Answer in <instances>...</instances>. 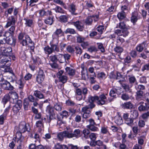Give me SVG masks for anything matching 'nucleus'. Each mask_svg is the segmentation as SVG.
Masks as SVG:
<instances>
[{"label": "nucleus", "instance_id": "obj_59", "mask_svg": "<svg viewBox=\"0 0 149 149\" xmlns=\"http://www.w3.org/2000/svg\"><path fill=\"white\" fill-rule=\"evenodd\" d=\"M115 51L117 53H121L123 52V49L121 47L118 45L117 46L114 48Z\"/></svg>", "mask_w": 149, "mask_h": 149}, {"label": "nucleus", "instance_id": "obj_29", "mask_svg": "<svg viewBox=\"0 0 149 149\" xmlns=\"http://www.w3.org/2000/svg\"><path fill=\"white\" fill-rule=\"evenodd\" d=\"M18 95L16 92L13 93L11 94L10 100L12 102V100H13V103H16L18 100Z\"/></svg>", "mask_w": 149, "mask_h": 149}, {"label": "nucleus", "instance_id": "obj_30", "mask_svg": "<svg viewBox=\"0 0 149 149\" xmlns=\"http://www.w3.org/2000/svg\"><path fill=\"white\" fill-rule=\"evenodd\" d=\"M138 13L136 12H134L132 13V16L131 17V21L133 23H135L137 20V17Z\"/></svg>", "mask_w": 149, "mask_h": 149}, {"label": "nucleus", "instance_id": "obj_5", "mask_svg": "<svg viewBox=\"0 0 149 149\" xmlns=\"http://www.w3.org/2000/svg\"><path fill=\"white\" fill-rule=\"evenodd\" d=\"M0 50L2 55L11 56L12 54V48L9 47L6 48L5 47V45L2 47H0Z\"/></svg>", "mask_w": 149, "mask_h": 149}, {"label": "nucleus", "instance_id": "obj_43", "mask_svg": "<svg viewBox=\"0 0 149 149\" xmlns=\"http://www.w3.org/2000/svg\"><path fill=\"white\" fill-rule=\"evenodd\" d=\"M12 76L10 77L8 79H9L10 82L12 84L16 81L17 78L13 72L12 73Z\"/></svg>", "mask_w": 149, "mask_h": 149}, {"label": "nucleus", "instance_id": "obj_20", "mask_svg": "<svg viewBox=\"0 0 149 149\" xmlns=\"http://www.w3.org/2000/svg\"><path fill=\"white\" fill-rule=\"evenodd\" d=\"M6 43L11 45H14L16 43V39L12 36L8 38H4Z\"/></svg>", "mask_w": 149, "mask_h": 149}, {"label": "nucleus", "instance_id": "obj_1", "mask_svg": "<svg viewBox=\"0 0 149 149\" xmlns=\"http://www.w3.org/2000/svg\"><path fill=\"white\" fill-rule=\"evenodd\" d=\"M18 38L19 40H22L21 43L23 46H27L31 40L29 36L24 32H21L19 34Z\"/></svg>", "mask_w": 149, "mask_h": 149}, {"label": "nucleus", "instance_id": "obj_63", "mask_svg": "<svg viewBox=\"0 0 149 149\" xmlns=\"http://www.w3.org/2000/svg\"><path fill=\"white\" fill-rule=\"evenodd\" d=\"M88 51L91 52L92 53L96 52L97 51L96 47L94 46H91L88 48Z\"/></svg>", "mask_w": 149, "mask_h": 149}, {"label": "nucleus", "instance_id": "obj_19", "mask_svg": "<svg viewBox=\"0 0 149 149\" xmlns=\"http://www.w3.org/2000/svg\"><path fill=\"white\" fill-rule=\"evenodd\" d=\"M121 106L123 109H131L133 107V104L130 101L122 103Z\"/></svg>", "mask_w": 149, "mask_h": 149}, {"label": "nucleus", "instance_id": "obj_36", "mask_svg": "<svg viewBox=\"0 0 149 149\" xmlns=\"http://www.w3.org/2000/svg\"><path fill=\"white\" fill-rule=\"evenodd\" d=\"M116 45H119L122 44L125 41L124 39L119 36H118L116 38Z\"/></svg>", "mask_w": 149, "mask_h": 149}, {"label": "nucleus", "instance_id": "obj_34", "mask_svg": "<svg viewBox=\"0 0 149 149\" xmlns=\"http://www.w3.org/2000/svg\"><path fill=\"white\" fill-rule=\"evenodd\" d=\"M93 21V17L92 16L87 17L85 20V23L87 25H91Z\"/></svg>", "mask_w": 149, "mask_h": 149}, {"label": "nucleus", "instance_id": "obj_48", "mask_svg": "<svg viewBox=\"0 0 149 149\" xmlns=\"http://www.w3.org/2000/svg\"><path fill=\"white\" fill-rule=\"evenodd\" d=\"M59 78L60 81L63 84L66 83L68 80L67 77L65 75L60 76L59 77Z\"/></svg>", "mask_w": 149, "mask_h": 149}, {"label": "nucleus", "instance_id": "obj_46", "mask_svg": "<svg viewBox=\"0 0 149 149\" xmlns=\"http://www.w3.org/2000/svg\"><path fill=\"white\" fill-rule=\"evenodd\" d=\"M54 109L58 111H60L62 109V105L59 103H56L54 104Z\"/></svg>", "mask_w": 149, "mask_h": 149}, {"label": "nucleus", "instance_id": "obj_3", "mask_svg": "<svg viewBox=\"0 0 149 149\" xmlns=\"http://www.w3.org/2000/svg\"><path fill=\"white\" fill-rule=\"evenodd\" d=\"M75 93L78 95L81 96L79 100H81L82 99V95L84 96V98L85 99L86 96L88 94L89 91L86 87L83 88L81 89L80 88H76L75 91Z\"/></svg>", "mask_w": 149, "mask_h": 149}, {"label": "nucleus", "instance_id": "obj_37", "mask_svg": "<svg viewBox=\"0 0 149 149\" xmlns=\"http://www.w3.org/2000/svg\"><path fill=\"white\" fill-rule=\"evenodd\" d=\"M81 131L79 129L75 130L73 132V138H78L80 136Z\"/></svg>", "mask_w": 149, "mask_h": 149}, {"label": "nucleus", "instance_id": "obj_57", "mask_svg": "<svg viewBox=\"0 0 149 149\" xmlns=\"http://www.w3.org/2000/svg\"><path fill=\"white\" fill-rule=\"evenodd\" d=\"M98 99V96H90L88 98V100L90 103H93L95 100H97V99Z\"/></svg>", "mask_w": 149, "mask_h": 149}, {"label": "nucleus", "instance_id": "obj_7", "mask_svg": "<svg viewBox=\"0 0 149 149\" xmlns=\"http://www.w3.org/2000/svg\"><path fill=\"white\" fill-rule=\"evenodd\" d=\"M3 81V83H1V86L3 89L10 91L13 89L14 87L13 86L12 84L6 80Z\"/></svg>", "mask_w": 149, "mask_h": 149}, {"label": "nucleus", "instance_id": "obj_42", "mask_svg": "<svg viewBox=\"0 0 149 149\" xmlns=\"http://www.w3.org/2000/svg\"><path fill=\"white\" fill-rule=\"evenodd\" d=\"M124 78L123 77V76L120 72H116V79L119 80V82L120 83L121 81L124 80Z\"/></svg>", "mask_w": 149, "mask_h": 149}, {"label": "nucleus", "instance_id": "obj_18", "mask_svg": "<svg viewBox=\"0 0 149 149\" xmlns=\"http://www.w3.org/2000/svg\"><path fill=\"white\" fill-rule=\"evenodd\" d=\"M144 93L143 91H139L136 92V98L138 101L143 100L144 98Z\"/></svg>", "mask_w": 149, "mask_h": 149}, {"label": "nucleus", "instance_id": "obj_58", "mask_svg": "<svg viewBox=\"0 0 149 149\" xmlns=\"http://www.w3.org/2000/svg\"><path fill=\"white\" fill-rule=\"evenodd\" d=\"M21 109V108L17 105H15L13 107L12 110L14 113H17Z\"/></svg>", "mask_w": 149, "mask_h": 149}, {"label": "nucleus", "instance_id": "obj_11", "mask_svg": "<svg viewBox=\"0 0 149 149\" xmlns=\"http://www.w3.org/2000/svg\"><path fill=\"white\" fill-rule=\"evenodd\" d=\"M58 41L56 40V42H55L54 40H52V42H50V45L51 47L53 52L56 51L58 52H59L60 50L59 46H58Z\"/></svg>", "mask_w": 149, "mask_h": 149}, {"label": "nucleus", "instance_id": "obj_6", "mask_svg": "<svg viewBox=\"0 0 149 149\" xmlns=\"http://www.w3.org/2000/svg\"><path fill=\"white\" fill-rule=\"evenodd\" d=\"M17 19L16 17L12 15L9 17L7 19V23L5 26L6 28H8L12 25H15L17 21Z\"/></svg>", "mask_w": 149, "mask_h": 149}, {"label": "nucleus", "instance_id": "obj_9", "mask_svg": "<svg viewBox=\"0 0 149 149\" xmlns=\"http://www.w3.org/2000/svg\"><path fill=\"white\" fill-rule=\"evenodd\" d=\"M107 95V94L105 95L104 94H102L100 95L99 97H98V99H97V103L98 105L101 106L105 104L107 101L106 96Z\"/></svg>", "mask_w": 149, "mask_h": 149}, {"label": "nucleus", "instance_id": "obj_15", "mask_svg": "<svg viewBox=\"0 0 149 149\" xmlns=\"http://www.w3.org/2000/svg\"><path fill=\"white\" fill-rule=\"evenodd\" d=\"M46 111L49 113V118L52 119L55 116V114L53 107L49 105H48L47 107Z\"/></svg>", "mask_w": 149, "mask_h": 149}, {"label": "nucleus", "instance_id": "obj_32", "mask_svg": "<svg viewBox=\"0 0 149 149\" xmlns=\"http://www.w3.org/2000/svg\"><path fill=\"white\" fill-rule=\"evenodd\" d=\"M116 28H119L124 30L128 31L126 25L124 22H122L119 23L117 25Z\"/></svg>", "mask_w": 149, "mask_h": 149}, {"label": "nucleus", "instance_id": "obj_49", "mask_svg": "<svg viewBox=\"0 0 149 149\" xmlns=\"http://www.w3.org/2000/svg\"><path fill=\"white\" fill-rule=\"evenodd\" d=\"M129 83L132 85L136 81V79L134 76H129Z\"/></svg>", "mask_w": 149, "mask_h": 149}, {"label": "nucleus", "instance_id": "obj_53", "mask_svg": "<svg viewBox=\"0 0 149 149\" xmlns=\"http://www.w3.org/2000/svg\"><path fill=\"white\" fill-rule=\"evenodd\" d=\"M101 132L103 134H106L109 133L108 127L104 126L102 127L101 129Z\"/></svg>", "mask_w": 149, "mask_h": 149}, {"label": "nucleus", "instance_id": "obj_21", "mask_svg": "<svg viewBox=\"0 0 149 149\" xmlns=\"http://www.w3.org/2000/svg\"><path fill=\"white\" fill-rule=\"evenodd\" d=\"M149 109V104L145 103L143 105H140L138 107V110L140 111H146Z\"/></svg>", "mask_w": 149, "mask_h": 149}, {"label": "nucleus", "instance_id": "obj_10", "mask_svg": "<svg viewBox=\"0 0 149 149\" xmlns=\"http://www.w3.org/2000/svg\"><path fill=\"white\" fill-rule=\"evenodd\" d=\"M38 11L40 16L41 17H47L52 15V12L49 10L43 9L39 10Z\"/></svg>", "mask_w": 149, "mask_h": 149}, {"label": "nucleus", "instance_id": "obj_40", "mask_svg": "<svg viewBox=\"0 0 149 149\" xmlns=\"http://www.w3.org/2000/svg\"><path fill=\"white\" fill-rule=\"evenodd\" d=\"M23 107L24 109L25 110H28L29 107V102L27 98H25L24 100Z\"/></svg>", "mask_w": 149, "mask_h": 149}, {"label": "nucleus", "instance_id": "obj_62", "mask_svg": "<svg viewBox=\"0 0 149 149\" xmlns=\"http://www.w3.org/2000/svg\"><path fill=\"white\" fill-rule=\"evenodd\" d=\"M23 139L22 137H19V138L18 141V142H19V145L17 146V149H22V142L23 141Z\"/></svg>", "mask_w": 149, "mask_h": 149}, {"label": "nucleus", "instance_id": "obj_26", "mask_svg": "<svg viewBox=\"0 0 149 149\" xmlns=\"http://www.w3.org/2000/svg\"><path fill=\"white\" fill-rule=\"evenodd\" d=\"M146 44L143 42L138 45L136 47V50L139 52H141L146 47Z\"/></svg>", "mask_w": 149, "mask_h": 149}, {"label": "nucleus", "instance_id": "obj_2", "mask_svg": "<svg viewBox=\"0 0 149 149\" xmlns=\"http://www.w3.org/2000/svg\"><path fill=\"white\" fill-rule=\"evenodd\" d=\"M30 130V128L29 124L28 123H26L24 122H21L19 124V130L20 132L19 134L20 137H22L21 133H24L26 131L29 132Z\"/></svg>", "mask_w": 149, "mask_h": 149}, {"label": "nucleus", "instance_id": "obj_4", "mask_svg": "<svg viewBox=\"0 0 149 149\" xmlns=\"http://www.w3.org/2000/svg\"><path fill=\"white\" fill-rule=\"evenodd\" d=\"M129 114L127 113H124L123 116V118L125 120V123L129 126L132 127L134 125V123H136V122H134V118L129 117Z\"/></svg>", "mask_w": 149, "mask_h": 149}, {"label": "nucleus", "instance_id": "obj_13", "mask_svg": "<svg viewBox=\"0 0 149 149\" xmlns=\"http://www.w3.org/2000/svg\"><path fill=\"white\" fill-rule=\"evenodd\" d=\"M114 33L118 36H123L125 37L127 36L129 34V32L128 31L124 30L123 29H116L115 30Z\"/></svg>", "mask_w": 149, "mask_h": 149}, {"label": "nucleus", "instance_id": "obj_55", "mask_svg": "<svg viewBox=\"0 0 149 149\" xmlns=\"http://www.w3.org/2000/svg\"><path fill=\"white\" fill-rule=\"evenodd\" d=\"M86 127L93 132H96L99 130L98 128L94 125L87 126Z\"/></svg>", "mask_w": 149, "mask_h": 149}, {"label": "nucleus", "instance_id": "obj_39", "mask_svg": "<svg viewBox=\"0 0 149 149\" xmlns=\"http://www.w3.org/2000/svg\"><path fill=\"white\" fill-rule=\"evenodd\" d=\"M56 55L58 61L60 63H63L65 61V59L63 54H59Z\"/></svg>", "mask_w": 149, "mask_h": 149}, {"label": "nucleus", "instance_id": "obj_54", "mask_svg": "<svg viewBox=\"0 0 149 149\" xmlns=\"http://www.w3.org/2000/svg\"><path fill=\"white\" fill-rule=\"evenodd\" d=\"M53 1L57 4L62 6L64 8L66 9V6L63 1L61 0H53Z\"/></svg>", "mask_w": 149, "mask_h": 149}, {"label": "nucleus", "instance_id": "obj_60", "mask_svg": "<svg viewBox=\"0 0 149 149\" xmlns=\"http://www.w3.org/2000/svg\"><path fill=\"white\" fill-rule=\"evenodd\" d=\"M68 17L65 15H61L59 17L60 20L63 22H67L68 21Z\"/></svg>", "mask_w": 149, "mask_h": 149}, {"label": "nucleus", "instance_id": "obj_35", "mask_svg": "<svg viewBox=\"0 0 149 149\" xmlns=\"http://www.w3.org/2000/svg\"><path fill=\"white\" fill-rule=\"evenodd\" d=\"M54 10L56 13H59L62 14H64L66 13V12L63 10L61 7L56 6L55 8H54Z\"/></svg>", "mask_w": 149, "mask_h": 149}, {"label": "nucleus", "instance_id": "obj_22", "mask_svg": "<svg viewBox=\"0 0 149 149\" xmlns=\"http://www.w3.org/2000/svg\"><path fill=\"white\" fill-rule=\"evenodd\" d=\"M33 95L35 96L37 98L42 99L45 98L44 95L40 91L36 90L34 92Z\"/></svg>", "mask_w": 149, "mask_h": 149}, {"label": "nucleus", "instance_id": "obj_52", "mask_svg": "<svg viewBox=\"0 0 149 149\" xmlns=\"http://www.w3.org/2000/svg\"><path fill=\"white\" fill-rule=\"evenodd\" d=\"M66 34L70 33L73 34L76 33V32L74 29L72 28H68L65 31Z\"/></svg>", "mask_w": 149, "mask_h": 149}, {"label": "nucleus", "instance_id": "obj_28", "mask_svg": "<svg viewBox=\"0 0 149 149\" xmlns=\"http://www.w3.org/2000/svg\"><path fill=\"white\" fill-rule=\"evenodd\" d=\"M65 138H73V131L71 129L64 131Z\"/></svg>", "mask_w": 149, "mask_h": 149}, {"label": "nucleus", "instance_id": "obj_64", "mask_svg": "<svg viewBox=\"0 0 149 149\" xmlns=\"http://www.w3.org/2000/svg\"><path fill=\"white\" fill-rule=\"evenodd\" d=\"M97 134L94 133H91L90 134L89 136V138L91 140L95 141L96 138Z\"/></svg>", "mask_w": 149, "mask_h": 149}, {"label": "nucleus", "instance_id": "obj_17", "mask_svg": "<svg viewBox=\"0 0 149 149\" xmlns=\"http://www.w3.org/2000/svg\"><path fill=\"white\" fill-rule=\"evenodd\" d=\"M30 102L33 103V105L34 106L36 107L38 104L37 102L38 101V99L34 97L33 95H29L27 98Z\"/></svg>", "mask_w": 149, "mask_h": 149}, {"label": "nucleus", "instance_id": "obj_14", "mask_svg": "<svg viewBox=\"0 0 149 149\" xmlns=\"http://www.w3.org/2000/svg\"><path fill=\"white\" fill-rule=\"evenodd\" d=\"M88 107H83L81 109V111L83 113L82 115L83 118H87L90 116V110H88Z\"/></svg>", "mask_w": 149, "mask_h": 149}, {"label": "nucleus", "instance_id": "obj_50", "mask_svg": "<svg viewBox=\"0 0 149 149\" xmlns=\"http://www.w3.org/2000/svg\"><path fill=\"white\" fill-rule=\"evenodd\" d=\"M27 46L29 47L30 49L33 52H34V49H35V44L32 41V40L30 42V43H29L28 44Z\"/></svg>", "mask_w": 149, "mask_h": 149}, {"label": "nucleus", "instance_id": "obj_56", "mask_svg": "<svg viewBox=\"0 0 149 149\" xmlns=\"http://www.w3.org/2000/svg\"><path fill=\"white\" fill-rule=\"evenodd\" d=\"M121 98L124 100L127 101L130 99V97L127 93H123L121 95Z\"/></svg>", "mask_w": 149, "mask_h": 149}, {"label": "nucleus", "instance_id": "obj_44", "mask_svg": "<svg viewBox=\"0 0 149 149\" xmlns=\"http://www.w3.org/2000/svg\"><path fill=\"white\" fill-rule=\"evenodd\" d=\"M57 137L60 141H62L64 137L65 138V134L64 131L58 133L57 135Z\"/></svg>", "mask_w": 149, "mask_h": 149}, {"label": "nucleus", "instance_id": "obj_47", "mask_svg": "<svg viewBox=\"0 0 149 149\" xmlns=\"http://www.w3.org/2000/svg\"><path fill=\"white\" fill-rule=\"evenodd\" d=\"M122 87L126 92H128L130 93L132 91L129 87V85L125 84H122Z\"/></svg>", "mask_w": 149, "mask_h": 149}, {"label": "nucleus", "instance_id": "obj_8", "mask_svg": "<svg viewBox=\"0 0 149 149\" xmlns=\"http://www.w3.org/2000/svg\"><path fill=\"white\" fill-rule=\"evenodd\" d=\"M45 77V74L43 70L40 69L36 77V81L38 84H41L43 81Z\"/></svg>", "mask_w": 149, "mask_h": 149}, {"label": "nucleus", "instance_id": "obj_51", "mask_svg": "<svg viewBox=\"0 0 149 149\" xmlns=\"http://www.w3.org/2000/svg\"><path fill=\"white\" fill-rule=\"evenodd\" d=\"M10 104L9 103L8 104L7 107L4 110V112L3 114L4 115V116H7V115L9 113L10 109Z\"/></svg>", "mask_w": 149, "mask_h": 149}, {"label": "nucleus", "instance_id": "obj_27", "mask_svg": "<svg viewBox=\"0 0 149 149\" xmlns=\"http://www.w3.org/2000/svg\"><path fill=\"white\" fill-rule=\"evenodd\" d=\"M54 17L49 16L45 19L44 20V22L46 24L52 25L54 21Z\"/></svg>", "mask_w": 149, "mask_h": 149}, {"label": "nucleus", "instance_id": "obj_16", "mask_svg": "<svg viewBox=\"0 0 149 149\" xmlns=\"http://www.w3.org/2000/svg\"><path fill=\"white\" fill-rule=\"evenodd\" d=\"M73 24L79 31H83L84 27L83 24L81 22L77 21L75 22H73Z\"/></svg>", "mask_w": 149, "mask_h": 149}, {"label": "nucleus", "instance_id": "obj_12", "mask_svg": "<svg viewBox=\"0 0 149 149\" xmlns=\"http://www.w3.org/2000/svg\"><path fill=\"white\" fill-rule=\"evenodd\" d=\"M77 8L74 3L70 4L68 6V10L72 15H77L78 13L76 12Z\"/></svg>", "mask_w": 149, "mask_h": 149}, {"label": "nucleus", "instance_id": "obj_45", "mask_svg": "<svg viewBox=\"0 0 149 149\" xmlns=\"http://www.w3.org/2000/svg\"><path fill=\"white\" fill-rule=\"evenodd\" d=\"M75 53L77 56H80L82 52V51L81 48L76 46L75 47Z\"/></svg>", "mask_w": 149, "mask_h": 149}, {"label": "nucleus", "instance_id": "obj_24", "mask_svg": "<svg viewBox=\"0 0 149 149\" xmlns=\"http://www.w3.org/2000/svg\"><path fill=\"white\" fill-rule=\"evenodd\" d=\"M1 59V62L4 64L11 60L10 56L4 55H2V56L0 57V60Z\"/></svg>", "mask_w": 149, "mask_h": 149}, {"label": "nucleus", "instance_id": "obj_25", "mask_svg": "<svg viewBox=\"0 0 149 149\" xmlns=\"http://www.w3.org/2000/svg\"><path fill=\"white\" fill-rule=\"evenodd\" d=\"M43 50L45 54L49 55L51 54L53 52L51 46L50 47L49 45H47L43 48Z\"/></svg>", "mask_w": 149, "mask_h": 149}, {"label": "nucleus", "instance_id": "obj_41", "mask_svg": "<svg viewBox=\"0 0 149 149\" xmlns=\"http://www.w3.org/2000/svg\"><path fill=\"white\" fill-rule=\"evenodd\" d=\"M67 72L70 75L73 76L74 74V70L68 67H67L65 68Z\"/></svg>", "mask_w": 149, "mask_h": 149}, {"label": "nucleus", "instance_id": "obj_31", "mask_svg": "<svg viewBox=\"0 0 149 149\" xmlns=\"http://www.w3.org/2000/svg\"><path fill=\"white\" fill-rule=\"evenodd\" d=\"M10 96L9 95H5L2 98L1 102L5 107L6 103H7L10 100Z\"/></svg>", "mask_w": 149, "mask_h": 149}, {"label": "nucleus", "instance_id": "obj_61", "mask_svg": "<svg viewBox=\"0 0 149 149\" xmlns=\"http://www.w3.org/2000/svg\"><path fill=\"white\" fill-rule=\"evenodd\" d=\"M85 40V38L79 35L77 37V42L81 43L83 42Z\"/></svg>", "mask_w": 149, "mask_h": 149}, {"label": "nucleus", "instance_id": "obj_33", "mask_svg": "<svg viewBox=\"0 0 149 149\" xmlns=\"http://www.w3.org/2000/svg\"><path fill=\"white\" fill-rule=\"evenodd\" d=\"M117 17L120 20L123 19L126 17V15L125 12L123 11H121L120 12H119L117 15Z\"/></svg>", "mask_w": 149, "mask_h": 149}, {"label": "nucleus", "instance_id": "obj_38", "mask_svg": "<svg viewBox=\"0 0 149 149\" xmlns=\"http://www.w3.org/2000/svg\"><path fill=\"white\" fill-rule=\"evenodd\" d=\"M82 133L83 134V137L86 139L89 138L90 132L89 130L88 129H85L82 131Z\"/></svg>", "mask_w": 149, "mask_h": 149}, {"label": "nucleus", "instance_id": "obj_23", "mask_svg": "<svg viewBox=\"0 0 149 149\" xmlns=\"http://www.w3.org/2000/svg\"><path fill=\"white\" fill-rule=\"evenodd\" d=\"M24 20L26 26L31 27L33 24V22L32 19L28 17L25 18L24 19Z\"/></svg>", "mask_w": 149, "mask_h": 149}]
</instances>
